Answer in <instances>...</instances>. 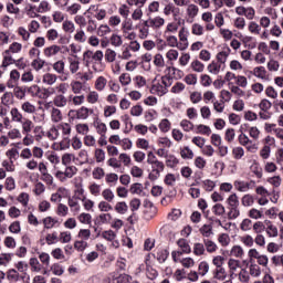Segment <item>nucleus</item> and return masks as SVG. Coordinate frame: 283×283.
Here are the masks:
<instances>
[{
    "instance_id": "14",
    "label": "nucleus",
    "mask_w": 283,
    "mask_h": 283,
    "mask_svg": "<svg viewBox=\"0 0 283 283\" xmlns=\"http://www.w3.org/2000/svg\"><path fill=\"white\" fill-rule=\"evenodd\" d=\"M150 25L153 28V30H160V28H163V25H165V20L163 18H160V15H157L155 18H150Z\"/></svg>"
},
{
    "instance_id": "57",
    "label": "nucleus",
    "mask_w": 283,
    "mask_h": 283,
    "mask_svg": "<svg viewBox=\"0 0 283 283\" xmlns=\"http://www.w3.org/2000/svg\"><path fill=\"white\" fill-rule=\"evenodd\" d=\"M190 67H192L193 72H205V65L198 60L192 61Z\"/></svg>"
},
{
    "instance_id": "19",
    "label": "nucleus",
    "mask_w": 283,
    "mask_h": 283,
    "mask_svg": "<svg viewBox=\"0 0 283 283\" xmlns=\"http://www.w3.org/2000/svg\"><path fill=\"white\" fill-rule=\"evenodd\" d=\"M213 279L221 282L223 280H227V270H224L223 268H216V270L213 271Z\"/></svg>"
},
{
    "instance_id": "4",
    "label": "nucleus",
    "mask_w": 283,
    "mask_h": 283,
    "mask_svg": "<svg viewBox=\"0 0 283 283\" xmlns=\"http://www.w3.org/2000/svg\"><path fill=\"white\" fill-rule=\"evenodd\" d=\"M229 54H231V49L227 46L223 51L217 54V62L220 63L221 66L227 67V60L229 59Z\"/></svg>"
},
{
    "instance_id": "1",
    "label": "nucleus",
    "mask_w": 283,
    "mask_h": 283,
    "mask_svg": "<svg viewBox=\"0 0 283 283\" xmlns=\"http://www.w3.org/2000/svg\"><path fill=\"white\" fill-rule=\"evenodd\" d=\"M90 114H94V109L82 106L78 109L69 111L67 116L72 123L74 120H87V118H90Z\"/></svg>"
},
{
    "instance_id": "42",
    "label": "nucleus",
    "mask_w": 283,
    "mask_h": 283,
    "mask_svg": "<svg viewBox=\"0 0 283 283\" xmlns=\"http://www.w3.org/2000/svg\"><path fill=\"white\" fill-rule=\"evenodd\" d=\"M179 164L180 160L174 155H169L166 160V165L167 167H170V169H174V167H178Z\"/></svg>"
},
{
    "instance_id": "39",
    "label": "nucleus",
    "mask_w": 283,
    "mask_h": 283,
    "mask_svg": "<svg viewBox=\"0 0 283 283\" xmlns=\"http://www.w3.org/2000/svg\"><path fill=\"white\" fill-rule=\"evenodd\" d=\"M77 200H82L85 211H92V209L94 208V201L87 199L85 196H83L82 198L77 197Z\"/></svg>"
},
{
    "instance_id": "64",
    "label": "nucleus",
    "mask_w": 283,
    "mask_h": 283,
    "mask_svg": "<svg viewBox=\"0 0 283 283\" xmlns=\"http://www.w3.org/2000/svg\"><path fill=\"white\" fill-rule=\"evenodd\" d=\"M132 282V275L120 274L116 277V283H129Z\"/></svg>"
},
{
    "instance_id": "62",
    "label": "nucleus",
    "mask_w": 283,
    "mask_h": 283,
    "mask_svg": "<svg viewBox=\"0 0 283 283\" xmlns=\"http://www.w3.org/2000/svg\"><path fill=\"white\" fill-rule=\"evenodd\" d=\"M193 254L195 255H205V244L195 243L193 245Z\"/></svg>"
},
{
    "instance_id": "40",
    "label": "nucleus",
    "mask_w": 283,
    "mask_h": 283,
    "mask_svg": "<svg viewBox=\"0 0 283 283\" xmlns=\"http://www.w3.org/2000/svg\"><path fill=\"white\" fill-rule=\"evenodd\" d=\"M180 156L181 158H185V159H193V150H191L189 148V146H185L181 150H180Z\"/></svg>"
},
{
    "instance_id": "61",
    "label": "nucleus",
    "mask_w": 283,
    "mask_h": 283,
    "mask_svg": "<svg viewBox=\"0 0 283 283\" xmlns=\"http://www.w3.org/2000/svg\"><path fill=\"white\" fill-rule=\"evenodd\" d=\"M230 211L228 212L229 220H235L240 218V208H229Z\"/></svg>"
},
{
    "instance_id": "15",
    "label": "nucleus",
    "mask_w": 283,
    "mask_h": 283,
    "mask_svg": "<svg viewBox=\"0 0 283 283\" xmlns=\"http://www.w3.org/2000/svg\"><path fill=\"white\" fill-rule=\"evenodd\" d=\"M145 220H154L158 216V208L151 207L144 210Z\"/></svg>"
},
{
    "instance_id": "28",
    "label": "nucleus",
    "mask_w": 283,
    "mask_h": 283,
    "mask_svg": "<svg viewBox=\"0 0 283 283\" xmlns=\"http://www.w3.org/2000/svg\"><path fill=\"white\" fill-rule=\"evenodd\" d=\"M51 119L53 123H61V120H63V113H61V109L52 108Z\"/></svg>"
},
{
    "instance_id": "27",
    "label": "nucleus",
    "mask_w": 283,
    "mask_h": 283,
    "mask_svg": "<svg viewBox=\"0 0 283 283\" xmlns=\"http://www.w3.org/2000/svg\"><path fill=\"white\" fill-rule=\"evenodd\" d=\"M45 66V60H41V57H38L31 62V67L35 70V72H40V70H43Z\"/></svg>"
},
{
    "instance_id": "46",
    "label": "nucleus",
    "mask_w": 283,
    "mask_h": 283,
    "mask_svg": "<svg viewBox=\"0 0 283 283\" xmlns=\"http://www.w3.org/2000/svg\"><path fill=\"white\" fill-rule=\"evenodd\" d=\"M50 271H52L53 275H63V273H65L63 265H61L59 263L52 264L50 268Z\"/></svg>"
},
{
    "instance_id": "55",
    "label": "nucleus",
    "mask_w": 283,
    "mask_h": 283,
    "mask_svg": "<svg viewBox=\"0 0 283 283\" xmlns=\"http://www.w3.org/2000/svg\"><path fill=\"white\" fill-rule=\"evenodd\" d=\"M218 242L221 244V247H229V242H231V239H229V234L221 233L218 237Z\"/></svg>"
},
{
    "instance_id": "31",
    "label": "nucleus",
    "mask_w": 283,
    "mask_h": 283,
    "mask_svg": "<svg viewBox=\"0 0 283 283\" xmlns=\"http://www.w3.org/2000/svg\"><path fill=\"white\" fill-rule=\"evenodd\" d=\"M198 12H200V9L196 4H189L187 8V14L190 19H196L198 17Z\"/></svg>"
},
{
    "instance_id": "24",
    "label": "nucleus",
    "mask_w": 283,
    "mask_h": 283,
    "mask_svg": "<svg viewBox=\"0 0 283 283\" xmlns=\"http://www.w3.org/2000/svg\"><path fill=\"white\" fill-rule=\"evenodd\" d=\"M250 74H253L256 78H264L266 76V69L264 66H256L253 71H250Z\"/></svg>"
},
{
    "instance_id": "56",
    "label": "nucleus",
    "mask_w": 283,
    "mask_h": 283,
    "mask_svg": "<svg viewBox=\"0 0 283 283\" xmlns=\"http://www.w3.org/2000/svg\"><path fill=\"white\" fill-rule=\"evenodd\" d=\"M76 171H78V168H76V166H69L64 171V176L65 178H74V176H76Z\"/></svg>"
},
{
    "instance_id": "5",
    "label": "nucleus",
    "mask_w": 283,
    "mask_h": 283,
    "mask_svg": "<svg viewBox=\"0 0 283 283\" xmlns=\"http://www.w3.org/2000/svg\"><path fill=\"white\" fill-rule=\"evenodd\" d=\"M42 223L44 229H54V227H60L61 222L59 221V219L53 218V217H46L44 219H42Z\"/></svg>"
},
{
    "instance_id": "59",
    "label": "nucleus",
    "mask_w": 283,
    "mask_h": 283,
    "mask_svg": "<svg viewBox=\"0 0 283 283\" xmlns=\"http://www.w3.org/2000/svg\"><path fill=\"white\" fill-rule=\"evenodd\" d=\"M241 202L243 207H251L255 202V200L253 199V196L244 195L241 199Z\"/></svg>"
},
{
    "instance_id": "9",
    "label": "nucleus",
    "mask_w": 283,
    "mask_h": 283,
    "mask_svg": "<svg viewBox=\"0 0 283 283\" xmlns=\"http://www.w3.org/2000/svg\"><path fill=\"white\" fill-rule=\"evenodd\" d=\"M29 265L31 266V271L33 273H41L43 271V265L41 262H39V259L36 258H31L29 261Z\"/></svg>"
},
{
    "instance_id": "29",
    "label": "nucleus",
    "mask_w": 283,
    "mask_h": 283,
    "mask_svg": "<svg viewBox=\"0 0 283 283\" xmlns=\"http://www.w3.org/2000/svg\"><path fill=\"white\" fill-rule=\"evenodd\" d=\"M227 202L229 205V208H239L240 207V200H238V195L232 193L227 199Z\"/></svg>"
},
{
    "instance_id": "23",
    "label": "nucleus",
    "mask_w": 283,
    "mask_h": 283,
    "mask_svg": "<svg viewBox=\"0 0 283 283\" xmlns=\"http://www.w3.org/2000/svg\"><path fill=\"white\" fill-rule=\"evenodd\" d=\"M178 247L181 249V253H191V247L186 239H179L177 241Z\"/></svg>"
},
{
    "instance_id": "44",
    "label": "nucleus",
    "mask_w": 283,
    "mask_h": 283,
    "mask_svg": "<svg viewBox=\"0 0 283 283\" xmlns=\"http://www.w3.org/2000/svg\"><path fill=\"white\" fill-rule=\"evenodd\" d=\"M159 129L160 132H163V134H167V132L171 129V122H169V119L167 118L161 119V122L159 123Z\"/></svg>"
},
{
    "instance_id": "47",
    "label": "nucleus",
    "mask_w": 283,
    "mask_h": 283,
    "mask_svg": "<svg viewBox=\"0 0 283 283\" xmlns=\"http://www.w3.org/2000/svg\"><path fill=\"white\" fill-rule=\"evenodd\" d=\"M127 209H128L127 202H125V201H119L115 206V211L117 213H120L122 216L127 213Z\"/></svg>"
},
{
    "instance_id": "20",
    "label": "nucleus",
    "mask_w": 283,
    "mask_h": 283,
    "mask_svg": "<svg viewBox=\"0 0 283 283\" xmlns=\"http://www.w3.org/2000/svg\"><path fill=\"white\" fill-rule=\"evenodd\" d=\"M146 276L148 280H156V277H158V270L149 264H146Z\"/></svg>"
},
{
    "instance_id": "32",
    "label": "nucleus",
    "mask_w": 283,
    "mask_h": 283,
    "mask_svg": "<svg viewBox=\"0 0 283 283\" xmlns=\"http://www.w3.org/2000/svg\"><path fill=\"white\" fill-rule=\"evenodd\" d=\"M42 83H45L46 85H54V83H56V75L52 73L44 74Z\"/></svg>"
},
{
    "instance_id": "60",
    "label": "nucleus",
    "mask_w": 283,
    "mask_h": 283,
    "mask_svg": "<svg viewBox=\"0 0 283 283\" xmlns=\"http://www.w3.org/2000/svg\"><path fill=\"white\" fill-rule=\"evenodd\" d=\"M259 107L261 112H269V109L273 107V104L269 99H262L261 103L259 104Z\"/></svg>"
},
{
    "instance_id": "25",
    "label": "nucleus",
    "mask_w": 283,
    "mask_h": 283,
    "mask_svg": "<svg viewBox=\"0 0 283 283\" xmlns=\"http://www.w3.org/2000/svg\"><path fill=\"white\" fill-rule=\"evenodd\" d=\"M23 45L19 42H13L10 46L9 50L4 51V54H18V52H21Z\"/></svg>"
},
{
    "instance_id": "12",
    "label": "nucleus",
    "mask_w": 283,
    "mask_h": 283,
    "mask_svg": "<svg viewBox=\"0 0 283 283\" xmlns=\"http://www.w3.org/2000/svg\"><path fill=\"white\" fill-rule=\"evenodd\" d=\"M22 125V134H30L32 129H34V123L28 118H23L22 122H20Z\"/></svg>"
},
{
    "instance_id": "37",
    "label": "nucleus",
    "mask_w": 283,
    "mask_h": 283,
    "mask_svg": "<svg viewBox=\"0 0 283 283\" xmlns=\"http://www.w3.org/2000/svg\"><path fill=\"white\" fill-rule=\"evenodd\" d=\"M10 114L14 123H21L25 118L18 108H12Z\"/></svg>"
},
{
    "instance_id": "34",
    "label": "nucleus",
    "mask_w": 283,
    "mask_h": 283,
    "mask_svg": "<svg viewBox=\"0 0 283 283\" xmlns=\"http://www.w3.org/2000/svg\"><path fill=\"white\" fill-rule=\"evenodd\" d=\"M8 280L10 282H19V280H23V276L19 275V272L17 270H9L7 273Z\"/></svg>"
},
{
    "instance_id": "17",
    "label": "nucleus",
    "mask_w": 283,
    "mask_h": 283,
    "mask_svg": "<svg viewBox=\"0 0 283 283\" xmlns=\"http://www.w3.org/2000/svg\"><path fill=\"white\" fill-rule=\"evenodd\" d=\"M199 232L203 238H211L213 235V226L211 224H203L200 229Z\"/></svg>"
},
{
    "instance_id": "36",
    "label": "nucleus",
    "mask_w": 283,
    "mask_h": 283,
    "mask_svg": "<svg viewBox=\"0 0 283 283\" xmlns=\"http://www.w3.org/2000/svg\"><path fill=\"white\" fill-rule=\"evenodd\" d=\"M232 156L234 160H242L244 157V148L238 146L232 149Z\"/></svg>"
},
{
    "instance_id": "35",
    "label": "nucleus",
    "mask_w": 283,
    "mask_h": 283,
    "mask_svg": "<svg viewBox=\"0 0 283 283\" xmlns=\"http://www.w3.org/2000/svg\"><path fill=\"white\" fill-rule=\"evenodd\" d=\"M92 60L94 61V52L91 50H87L83 53V61L85 67H88V65L92 63Z\"/></svg>"
},
{
    "instance_id": "11",
    "label": "nucleus",
    "mask_w": 283,
    "mask_h": 283,
    "mask_svg": "<svg viewBox=\"0 0 283 283\" xmlns=\"http://www.w3.org/2000/svg\"><path fill=\"white\" fill-rule=\"evenodd\" d=\"M167 258H169V252L167 249H158L156 252V259L159 264L167 262Z\"/></svg>"
},
{
    "instance_id": "41",
    "label": "nucleus",
    "mask_w": 283,
    "mask_h": 283,
    "mask_svg": "<svg viewBox=\"0 0 283 283\" xmlns=\"http://www.w3.org/2000/svg\"><path fill=\"white\" fill-rule=\"evenodd\" d=\"M105 61L106 63H114V61H116V51L112 50V49H107L105 51Z\"/></svg>"
},
{
    "instance_id": "16",
    "label": "nucleus",
    "mask_w": 283,
    "mask_h": 283,
    "mask_svg": "<svg viewBox=\"0 0 283 283\" xmlns=\"http://www.w3.org/2000/svg\"><path fill=\"white\" fill-rule=\"evenodd\" d=\"M203 244L206 247L207 253H216L218 251V244L210 239H203Z\"/></svg>"
},
{
    "instance_id": "7",
    "label": "nucleus",
    "mask_w": 283,
    "mask_h": 283,
    "mask_svg": "<svg viewBox=\"0 0 283 283\" xmlns=\"http://www.w3.org/2000/svg\"><path fill=\"white\" fill-rule=\"evenodd\" d=\"M107 222H112L111 213H102L94 220L95 227H101V224H107Z\"/></svg>"
},
{
    "instance_id": "2",
    "label": "nucleus",
    "mask_w": 283,
    "mask_h": 283,
    "mask_svg": "<svg viewBox=\"0 0 283 283\" xmlns=\"http://www.w3.org/2000/svg\"><path fill=\"white\" fill-rule=\"evenodd\" d=\"M67 87L65 83H61L56 86L57 95L53 99L55 107H65V105H67V97L63 95L67 94Z\"/></svg>"
},
{
    "instance_id": "18",
    "label": "nucleus",
    "mask_w": 283,
    "mask_h": 283,
    "mask_svg": "<svg viewBox=\"0 0 283 283\" xmlns=\"http://www.w3.org/2000/svg\"><path fill=\"white\" fill-rule=\"evenodd\" d=\"M220 70H224V67L221 66L220 62L212 61L208 65V72H210V74H219Z\"/></svg>"
},
{
    "instance_id": "49",
    "label": "nucleus",
    "mask_w": 283,
    "mask_h": 283,
    "mask_svg": "<svg viewBox=\"0 0 283 283\" xmlns=\"http://www.w3.org/2000/svg\"><path fill=\"white\" fill-rule=\"evenodd\" d=\"M40 88L41 87H39V85L36 84H33L29 87L27 86V94H30V96H32L33 98H38Z\"/></svg>"
},
{
    "instance_id": "13",
    "label": "nucleus",
    "mask_w": 283,
    "mask_h": 283,
    "mask_svg": "<svg viewBox=\"0 0 283 283\" xmlns=\"http://www.w3.org/2000/svg\"><path fill=\"white\" fill-rule=\"evenodd\" d=\"M233 186L237 189V191L241 192L249 191L251 189V184L247 181L235 180Z\"/></svg>"
},
{
    "instance_id": "63",
    "label": "nucleus",
    "mask_w": 283,
    "mask_h": 283,
    "mask_svg": "<svg viewBox=\"0 0 283 283\" xmlns=\"http://www.w3.org/2000/svg\"><path fill=\"white\" fill-rule=\"evenodd\" d=\"M87 248V243L86 241H75L74 242V249H76V251H80L81 253H83V251H85V249Z\"/></svg>"
},
{
    "instance_id": "10",
    "label": "nucleus",
    "mask_w": 283,
    "mask_h": 283,
    "mask_svg": "<svg viewBox=\"0 0 283 283\" xmlns=\"http://www.w3.org/2000/svg\"><path fill=\"white\" fill-rule=\"evenodd\" d=\"M13 94L15 98L23 101V98H25V94H28V86H15L13 88Z\"/></svg>"
},
{
    "instance_id": "6",
    "label": "nucleus",
    "mask_w": 283,
    "mask_h": 283,
    "mask_svg": "<svg viewBox=\"0 0 283 283\" xmlns=\"http://www.w3.org/2000/svg\"><path fill=\"white\" fill-rule=\"evenodd\" d=\"M166 72L171 76V78H175V81H180V78L185 76V72L182 70L174 66H168Z\"/></svg>"
},
{
    "instance_id": "54",
    "label": "nucleus",
    "mask_w": 283,
    "mask_h": 283,
    "mask_svg": "<svg viewBox=\"0 0 283 283\" xmlns=\"http://www.w3.org/2000/svg\"><path fill=\"white\" fill-rule=\"evenodd\" d=\"M212 213H214V216H224L226 213L224 206H222V203H216L212 207Z\"/></svg>"
},
{
    "instance_id": "48",
    "label": "nucleus",
    "mask_w": 283,
    "mask_h": 283,
    "mask_svg": "<svg viewBox=\"0 0 283 283\" xmlns=\"http://www.w3.org/2000/svg\"><path fill=\"white\" fill-rule=\"evenodd\" d=\"M77 220L82 224H92V214L83 212L77 217Z\"/></svg>"
},
{
    "instance_id": "52",
    "label": "nucleus",
    "mask_w": 283,
    "mask_h": 283,
    "mask_svg": "<svg viewBox=\"0 0 283 283\" xmlns=\"http://www.w3.org/2000/svg\"><path fill=\"white\" fill-rule=\"evenodd\" d=\"M224 140H227V143H233V140H235V129L228 128L224 134Z\"/></svg>"
},
{
    "instance_id": "50",
    "label": "nucleus",
    "mask_w": 283,
    "mask_h": 283,
    "mask_svg": "<svg viewBox=\"0 0 283 283\" xmlns=\"http://www.w3.org/2000/svg\"><path fill=\"white\" fill-rule=\"evenodd\" d=\"M102 197L104 198V200H106V202L114 201V192L109 188H106L102 191Z\"/></svg>"
},
{
    "instance_id": "8",
    "label": "nucleus",
    "mask_w": 283,
    "mask_h": 283,
    "mask_svg": "<svg viewBox=\"0 0 283 283\" xmlns=\"http://www.w3.org/2000/svg\"><path fill=\"white\" fill-rule=\"evenodd\" d=\"M61 52V46L53 44L51 46H48L43 50L44 56L50 59L51 56H56L57 53Z\"/></svg>"
},
{
    "instance_id": "22",
    "label": "nucleus",
    "mask_w": 283,
    "mask_h": 283,
    "mask_svg": "<svg viewBox=\"0 0 283 283\" xmlns=\"http://www.w3.org/2000/svg\"><path fill=\"white\" fill-rule=\"evenodd\" d=\"M57 129H61L63 137H70V134H72V126L69 123L59 124Z\"/></svg>"
},
{
    "instance_id": "38",
    "label": "nucleus",
    "mask_w": 283,
    "mask_h": 283,
    "mask_svg": "<svg viewBox=\"0 0 283 283\" xmlns=\"http://www.w3.org/2000/svg\"><path fill=\"white\" fill-rule=\"evenodd\" d=\"M45 241L49 247L52 244H56V242H59V233L54 231L53 233L46 234Z\"/></svg>"
},
{
    "instance_id": "53",
    "label": "nucleus",
    "mask_w": 283,
    "mask_h": 283,
    "mask_svg": "<svg viewBox=\"0 0 283 283\" xmlns=\"http://www.w3.org/2000/svg\"><path fill=\"white\" fill-rule=\"evenodd\" d=\"M180 127L184 129V132H193V123L188 119H182L180 122Z\"/></svg>"
},
{
    "instance_id": "51",
    "label": "nucleus",
    "mask_w": 283,
    "mask_h": 283,
    "mask_svg": "<svg viewBox=\"0 0 283 283\" xmlns=\"http://www.w3.org/2000/svg\"><path fill=\"white\" fill-rule=\"evenodd\" d=\"M238 140H239V145H242V147H247V145H251V143H253V140L249 139V136H247V134L241 133L238 136Z\"/></svg>"
},
{
    "instance_id": "30",
    "label": "nucleus",
    "mask_w": 283,
    "mask_h": 283,
    "mask_svg": "<svg viewBox=\"0 0 283 283\" xmlns=\"http://www.w3.org/2000/svg\"><path fill=\"white\" fill-rule=\"evenodd\" d=\"M56 216H60L61 218H65L67 213H70V208L63 203L57 205V209L55 210Z\"/></svg>"
},
{
    "instance_id": "26",
    "label": "nucleus",
    "mask_w": 283,
    "mask_h": 283,
    "mask_svg": "<svg viewBox=\"0 0 283 283\" xmlns=\"http://www.w3.org/2000/svg\"><path fill=\"white\" fill-rule=\"evenodd\" d=\"M105 85H107V78L104 76L97 77L95 81V90H97V92H103L105 90Z\"/></svg>"
},
{
    "instance_id": "45",
    "label": "nucleus",
    "mask_w": 283,
    "mask_h": 283,
    "mask_svg": "<svg viewBox=\"0 0 283 283\" xmlns=\"http://www.w3.org/2000/svg\"><path fill=\"white\" fill-rule=\"evenodd\" d=\"M174 83V77H171V75H169L168 73L166 75L161 76V85H164V87H166V90H169V87H171Z\"/></svg>"
},
{
    "instance_id": "58",
    "label": "nucleus",
    "mask_w": 283,
    "mask_h": 283,
    "mask_svg": "<svg viewBox=\"0 0 283 283\" xmlns=\"http://www.w3.org/2000/svg\"><path fill=\"white\" fill-rule=\"evenodd\" d=\"M230 254L233 255L234 258H242V255H244V250L240 245H234L231 249Z\"/></svg>"
},
{
    "instance_id": "3",
    "label": "nucleus",
    "mask_w": 283,
    "mask_h": 283,
    "mask_svg": "<svg viewBox=\"0 0 283 283\" xmlns=\"http://www.w3.org/2000/svg\"><path fill=\"white\" fill-rule=\"evenodd\" d=\"M169 90L167 87H164L161 82L156 81V78L153 81V85L150 87V94H156L157 96H165Z\"/></svg>"
},
{
    "instance_id": "21",
    "label": "nucleus",
    "mask_w": 283,
    "mask_h": 283,
    "mask_svg": "<svg viewBox=\"0 0 283 283\" xmlns=\"http://www.w3.org/2000/svg\"><path fill=\"white\" fill-rule=\"evenodd\" d=\"M122 120H123V123H125L124 134H129V132H132V129H134V123H132L129 115L122 116Z\"/></svg>"
},
{
    "instance_id": "43",
    "label": "nucleus",
    "mask_w": 283,
    "mask_h": 283,
    "mask_svg": "<svg viewBox=\"0 0 283 283\" xmlns=\"http://www.w3.org/2000/svg\"><path fill=\"white\" fill-rule=\"evenodd\" d=\"M102 238L107 240V242H114V240H116V232L113 230H105L102 232Z\"/></svg>"
},
{
    "instance_id": "33",
    "label": "nucleus",
    "mask_w": 283,
    "mask_h": 283,
    "mask_svg": "<svg viewBox=\"0 0 283 283\" xmlns=\"http://www.w3.org/2000/svg\"><path fill=\"white\" fill-rule=\"evenodd\" d=\"M196 134H201L202 136H211V127L200 124L197 126Z\"/></svg>"
}]
</instances>
